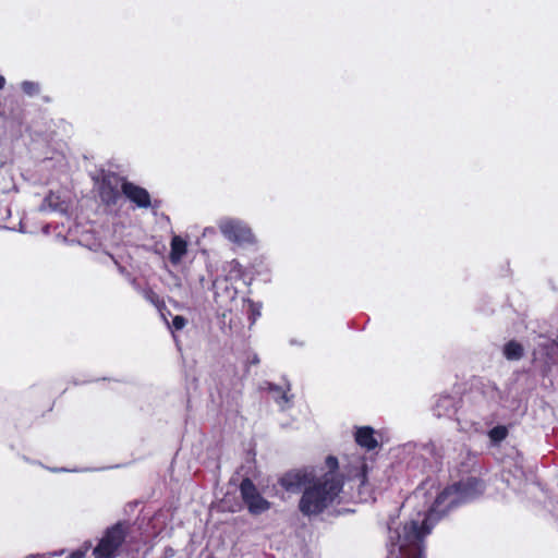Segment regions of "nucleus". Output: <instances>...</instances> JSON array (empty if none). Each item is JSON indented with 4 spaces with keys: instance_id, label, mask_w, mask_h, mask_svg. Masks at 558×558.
Returning <instances> with one entry per match:
<instances>
[{
    "instance_id": "obj_1",
    "label": "nucleus",
    "mask_w": 558,
    "mask_h": 558,
    "mask_svg": "<svg viewBox=\"0 0 558 558\" xmlns=\"http://www.w3.org/2000/svg\"><path fill=\"white\" fill-rule=\"evenodd\" d=\"M484 490L483 483L474 477L448 486L439 493L426 513L389 532L391 554L395 558H425L424 538L434 524L452 507L470 501Z\"/></svg>"
},
{
    "instance_id": "obj_2",
    "label": "nucleus",
    "mask_w": 558,
    "mask_h": 558,
    "mask_svg": "<svg viewBox=\"0 0 558 558\" xmlns=\"http://www.w3.org/2000/svg\"><path fill=\"white\" fill-rule=\"evenodd\" d=\"M326 464L329 472L306 487L300 500V510L306 515L320 513L332 504L341 490L342 483L336 473L337 459L328 457Z\"/></svg>"
},
{
    "instance_id": "obj_3",
    "label": "nucleus",
    "mask_w": 558,
    "mask_h": 558,
    "mask_svg": "<svg viewBox=\"0 0 558 558\" xmlns=\"http://www.w3.org/2000/svg\"><path fill=\"white\" fill-rule=\"evenodd\" d=\"M126 535V526L118 523L109 529L94 548L95 558H116Z\"/></svg>"
},
{
    "instance_id": "obj_4",
    "label": "nucleus",
    "mask_w": 558,
    "mask_h": 558,
    "mask_svg": "<svg viewBox=\"0 0 558 558\" xmlns=\"http://www.w3.org/2000/svg\"><path fill=\"white\" fill-rule=\"evenodd\" d=\"M240 493L248 512L253 515L262 514L270 509L271 504L258 492L250 478H244L240 485Z\"/></svg>"
},
{
    "instance_id": "obj_5",
    "label": "nucleus",
    "mask_w": 558,
    "mask_h": 558,
    "mask_svg": "<svg viewBox=\"0 0 558 558\" xmlns=\"http://www.w3.org/2000/svg\"><path fill=\"white\" fill-rule=\"evenodd\" d=\"M221 233L235 243H251L254 240L251 228L241 220L226 218L219 221Z\"/></svg>"
},
{
    "instance_id": "obj_6",
    "label": "nucleus",
    "mask_w": 558,
    "mask_h": 558,
    "mask_svg": "<svg viewBox=\"0 0 558 558\" xmlns=\"http://www.w3.org/2000/svg\"><path fill=\"white\" fill-rule=\"evenodd\" d=\"M538 338V349L534 351L535 359H543L545 363H557L558 339L549 340L542 336H539Z\"/></svg>"
},
{
    "instance_id": "obj_7",
    "label": "nucleus",
    "mask_w": 558,
    "mask_h": 558,
    "mask_svg": "<svg viewBox=\"0 0 558 558\" xmlns=\"http://www.w3.org/2000/svg\"><path fill=\"white\" fill-rule=\"evenodd\" d=\"M310 474L305 471H291L280 478L281 486L288 492H296L307 484Z\"/></svg>"
},
{
    "instance_id": "obj_8",
    "label": "nucleus",
    "mask_w": 558,
    "mask_h": 558,
    "mask_svg": "<svg viewBox=\"0 0 558 558\" xmlns=\"http://www.w3.org/2000/svg\"><path fill=\"white\" fill-rule=\"evenodd\" d=\"M122 191L125 196L134 202L140 207H148L150 205V197L146 190L134 185L133 183L125 182L122 185Z\"/></svg>"
},
{
    "instance_id": "obj_9",
    "label": "nucleus",
    "mask_w": 558,
    "mask_h": 558,
    "mask_svg": "<svg viewBox=\"0 0 558 558\" xmlns=\"http://www.w3.org/2000/svg\"><path fill=\"white\" fill-rule=\"evenodd\" d=\"M187 253V242L180 235H173L170 242L169 258L173 265H179Z\"/></svg>"
},
{
    "instance_id": "obj_10",
    "label": "nucleus",
    "mask_w": 558,
    "mask_h": 558,
    "mask_svg": "<svg viewBox=\"0 0 558 558\" xmlns=\"http://www.w3.org/2000/svg\"><path fill=\"white\" fill-rule=\"evenodd\" d=\"M355 440L361 447H364L367 450L375 449L378 446V442L374 437V429L368 426L357 428L355 433Z\"/></svg>"
},
{
    "instance_id": "obj_11",
    "label": "nucleus",
    "mask_w": 558,
    "mask_h": 558,
    "mask_svg": "<svg viewBox=\"0 0 558 558\" xmlns=\"http://www.w3.org/2000/svg\"><path fill=\"white\" fill-rule=\"evenodd\" d=\"M214 289L216 299L221 301H225L226 299L233 300L236 294V290L233 287L229 286L226 279L216 280L214 282Z\"/></svg>"
},
{
    "instance_id": "obj_12",
    "label": "nucleus",
    "mask_w": 558,
    "mask_h": 558,
    "mask_svg": "<svg viewBox=\"0 0 558 558\" xmlns=\"http://www.w3.org/2000/svg\"><path fill=\"white\" fill-rule=\"evenodd\" d=\"M453 408V399L446 396L441 397L437 400L434 412L438 417L449 414L450 410Z\"/></svg>"
},
{
    "instance_id": "obj_13",
    "label": "nucleus",
    "mask_w": 558,
    "mask_h": 558,
    "mask_svg": "<svg viewBox=\"0 0 558 558\" xmlns=\"http://www.w3.org/2000/svg\"><path fill=\"white\" fill-rule=\"evenodd\" d=\"M504 354L508 360H519L523 355V348L515 341H509L504 347Z\"/></svg>"
},
{
    "instance_id": "obj_14",
    "label": "nucleus",
    "mask_w": 558,
    "mask_h": 558,
    "mask_svg": "<svg viewBox=\"0 0 558 558\" xmlns=\"http://www.w3.org/2000/svg\"><path fill=\"white\" fill-rule=\"evenodd\" d=\"M366 464L363 459L357 458L355 461L354 473L350 474V477L356 478L360 485L365 483Z\"/></svg>"
},
{
    "instance_id": "obj_15",
    "label": "nucleus",
    "mask_w": 558,
    "mask_h": 558,
    "mask_svg": "<svg viewBox=\"0 0 558 558\" xmlns=\"http://www.w3.org/2000/svg\"><path fill=\"white\" fill-rule=\"evenodd\" d=\"M508 435V429L506 426L499 425L494 428H492L488 433L489 439L494 444H498L502 441Z\"/></svg>"
},
{
    "instance_id": "obj_16",
    "label": "nucleus",
    "mask_w": 558,
    "mask_h": 558,
    "mask_svg": "<svg viewBox=\"0 0 558 558\" xmlns=\"http://www.w3.org/2000/svg\"><path fill=\"white\" fill-rule=\"evenodd\" d=\"M272 391H274L272 397L279 404L289 402V397L286 391L281 390L280 388H275Z\"/></svg>"
},
{
    "instance_id": "obj_17",
    "label": "nucleus",
    "mask_w": 558,
    "mask_h": 558,
    "mask_svg": "<svg viewBox=\"0 0 558 558\" xmlns=\"http://www.w3.org/2000/svg\"><path fill=\"white\" fill-rule=\"evenodd\" d=\"M248 312L253 322L260 315V306L247 300Z\"/></svg>"
},
{
    "instance_id": "obj_18",
    "label": "nucleus",
    "mask_w": 558,
    "mask_h": 558,
    "mask_svg": "<svg viewBox=\"0 0 558 558\" xmlns=\"http://www.w3.org/2000/svg\"><path fill=\"white\" fill-rule=\"evenodd\" d=\"M90 546L92 545L89 543H85L81 548H78L77 550L73 551L69 558H85V556H86L87 551L89 550Z\"/></svg>"
},
{
    "instance_id": "obj_19",
    "label": "nucleus",
    "mask_w": 558,
    "mask_h": 558,
    "mask_svg": "<svg viewBox=\"0 0 558 558\" xmlns=\"http://www.w3.org/2000/svg\"><path fill=\"white\" fill-rule=\"evenodd\" d=\"M144 298L154 305L159 304V296L150 289L144 290Z\"/></svg>"
},
{
    "instance_id": "obj_20",
    "label": "nucleus",
    "mask_w": 558,
    "mask_h": 558,
    "mask_svg": "<svg viewBox=\"0 0 558 558\" xmlns=\"http://www.w3.org/2000/svg\"><path fill=\"white\" fill-rule=\"evenodd\" d=\"M186 325V319L183 317V316H175L173 317L172 319V327L175 329V330H181L185 327Z\"/></svg>"
},
{
    "instance_id": "obj_21",
    "label": "nucleus",
    "mask_w": 558,
    "mask_h": 558,
    "mask_svg": "<svg viewBox=\"0 0 558 558\" xmlns=\"http://www.w3.org/2000/svg\"><path fill=\"white\" fill-rule=\"evenodd\" d=\"M424 492L422 488H418L414 492L413 496L408 500V502L412 501L413 499H421L424 497Z\"/></svg>"
},
{
    "instance_id": "obj_22",
    "label": "nucleus",
    "mask_w": 558,
    "mask_h": 558,
    "mask_svg": "<svg viewBox=\"0 0 558 558\" xmlns=\"http://www.w3.org/2000/svg\"><path fill=\"white\" fill-rule=\"evenodd\" d=\"M33 84L32 83H24V89L27 92V93H31L29 89L32 88Z\"/></svg>"
},
{
    "instance_id": "obj_23",
    "label": "nucleus",
    "mask_w": 558,
    "mask_h": 558,
    "mask_svg": "<svg viewBox=\"0 0 558 558\" xmlns=\"http://www.w3.org/2000/svg\"><path fill=\"white\" fill-rule=\"evenodd\" d=\"M4 83H5L4 77H3L2 75H0V89H2V88H3Z\"/></svg>"
},
{
    "instance_id": "obj_24",
    "label": "nucleus",
    "mask_w": 558,
    "mask_h": 558,
    "mask_svg": "<svg viewBox=\"0 0 558 558\" xmlns=\"http://www.w3.org/2000/svg\"><path fill=\"white\" fill-rule=\"evenodd\" d=\"M61 146H62V145H61L60 143H56V147H54V149H59V148H61Z\"/></svg>"
}]
</instances>
